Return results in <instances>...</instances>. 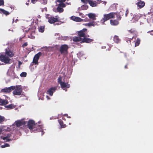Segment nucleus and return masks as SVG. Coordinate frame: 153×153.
<instances>
[{"instance_id": "47", "label": "nucleus", "mask_w": 153, "mask_h": 153, "mask_svg": "<svg viewBox=\"0 0 153 153\" xmlns=\"http://www.w3.org/2000/svg\"><path fill=\"white\" fill-rule=\"evenodd\" d=\"M65 116H67V117H68V118H71V117H68V114H65L64 115Z\"/></svg>"}, {"instance_id": "23", "label": "nucleus", "mask_w": 153, "mask_h": 153, "mask_svg": "<svg viewBox=\"0 0 153 153\" xmlns=\"http://www.w3.org/2000/svg\"><path fill=\"white\" fill-rule=\"evenodd\" d=\"M113 40L116 43H118L120 41V39L119 38L118 36L116 35L114 37Z\"/></svg>"}, {"instance_id": "36", "label": "nucleus", "mask_w": 153, "mask_h": 153, "mask_svg": "<svg viewBox=\"0 0 153 153\" xmlns=\"http://www.w3.org/2000/svg\"><path fill=\"white\" fill-rule=\"evenodd\" d=\"M10 146L9 144L8 143H5L4 145H1V148H4L6 147H9Z\"/></svg>"}, {"instance_id": "13", "label": "nucleus", "mask_w": 153, "mask_h": 153, "mask_svg": "<svg viewBox=\"0 0 153 153\" xmlns=\"http://www.w3.org/2000/svg\"><path fill=\"white\" fill-rule=\"evenodd\" d=\"M42 130V127L41 126L39 125L36 124V126H34L33 131L35 132H39L41 131Z\"/></svg>"}, {"instance_id": "2", "label": "nucleus", "mask_w": 153, "mask_h": 153, "mask_svg": "<svg viewBox=\"0 0 153 153\" xmlns=\"http://www.w3.org/2000/svg\"><path fill=\"white\" fill-rule=\"evenodd\" d=\"M46 18L48 19V22L50 24H53L56 22H59V17L58 16H56L55 17L47 14L46 15Z\"/></svg>"}, {"instance_id": "60", "label": "nucleus", "mask_w": 153, "mask_h": 153, "mask_svg": "<svg viewBox=\"0 0 153 153\" xmlns=\"http://www.w3.org/2000/svg\"><path fill=\"white\" fill-rule=\"evenodd\" d=\"M128 41H129L130 42H131L130 40H129Z\"/></svg>"}, {"instance_id": "21", "label": "nucleus", "mask_w": 153, "mask_h": 153, "mask_svg": "<svg viewBox=\"0 0 153 153\" xmlns=\"http://www.w3.org/2000/svg\"><path fill=\"white\" fill-rule=\"evenodd\" d=\"M0 13L1 14L3 13L6 16H7L10 14L9 12L1 8H0Z\"/></svg>"}, {"instance_id": "37", "label": "nucleus", "mask_w": 153, "mask_h": 153, "mask_svg": "<svg viewBox=\"0 0 153 153\" xmlns=\"http://www.w3.org/2000/svg\"><path fill=\"white\" fill-rule=\"evenodd\" d=\"M40 2L42 4H47V0H40Z\"/></svg>"}, {"instance_id": "53", "label": "nucleus", "mask_w": 153, "mask_h": 153, "mask_svg": "<svg viewBox=\"0 0 153 153\" xmlns=\"http://www.w3.org/2000/svg\"><path fill=\"white\" fill-rule=\"evenodd\" d=\"M38 18H41V16H40V15H38Z\"/></svg>"}, {"instance_id": "20", "label": "nucleus", "mask_w": 153, "mask_h": 153, "mask_svg": "<svg viewBox=\"0 0 153 153\" xmlns=\"http://www.w3.org/2000/svg\"><path fill=\"white\" fill-rule=\"evenodd\" d=\"M8 101L6 100H2L0 99V105H5L8 103Z\"/></svg>"}, {"instance_id": "28", "label": "nucleus", "mask_w": 153, "mask_h": 153, "mask_svg": "<svg viewBox=\"0 0 153 153\" xmlns=\"http://www.w3.org/2000/svg\"><path fill=\"white\" fill-rule=\"evenodd\" d=\"M5 107L9 109H12L15 108V106L13 104H10L9 105H6Z\"/></svg>"}, {"instance_id": "35", "label": "nucleus", "mask_w": 153, "mask_h": 153, "mask_svg": "<svg viewBox=\"0 0 153 153\" xmlns=\"http://www.w3.org/2000/svg\"><path fill=\"white\" fill-rule=\"evenodd\" d=\"M21 77H25L27 76V73L25 72H22L20 74Z\"/></svg>"}, {"instance_id": "54", "label": "nucleus", "mask_w": 153, "mask_h": 153, "mask_svg": "<svg viewBox=\"0 0 153 153\" xmlns=\"http://www.w3.org/2000/svg\"><path fill=\"white\" fill-rule=\"evenodd\" d=\"M66 4H70V3H68L67 2L66 3Z\"/></svg>"}, {"instance_id": "1", "label": "nucleus", "mask_w": 153, "mask_h": 153, "mask_svg": "<svg viewBox=\"0 0 153 153\" xmlns=\"http://www.w3.org/2000/svg\"><path fill=\"white\" fill-rule=\"evenodd\" d=\"M116 14V13L113 12H111L108 14H104L103 17L101 20V22L104 23L110 19L114 18Z\"/></svg>"}, {"instance_id": "9", "label": "nucleus", "mask_w": 153, "mask_h": 153, "mask_svg": "<svg viewBox=\"0 0 153 153\" xmlns=\"http://www.w3.org/2000/svg\"><path fill=\"white\" fill-rule=\"evenodd\" d=\"M42 53L41 52H39L36 54L33 58V63L37 65L38 63V61L40 56L42 55Z\"/></svg>"}, {"instance_id": "32", "label": "nucleus", "mask_w": 153, "mask_h": 153, "mask_svg": "<svg viewBox=\"0 0 153 153\" xmlns=\"http://www.w3.org/2000/svg\"><path fill=\"white\" fill-rule=\"evenodd\" d=\"M81 8L82 10H86L88 8V6L86 4L83 5L81 6Z\"/></svg>"}, {"instance_id": "44", "label": "nucleus", "mask_w": 153, "mask_h": 153, "mask_svg": "<svg viewBox=\"0 0 153 153\" xmlns=\"http://www.w3.org/2000/svg\"><path fill=\"white\" fill-rule=\"evenodd\" d=\"M128 13H129V11H128V9H127L126 11V13H125V16L126 17L127 16V15Z\"/></svg>"}, {"instance_id": "5", "label": "nucleus", "mask_w": 153, "mask_h": 153, "mask_svg": "<svg viewBox=\"0 0 153 153\" xmlns=\"http://www.w3.org/2000/svg\"><path fill=\"white\" fill-rule=\"evenodd\" d=\"M0 60L5 64H10L11 59L6 55L1 54H0Z\"/></svg>"}, {"instance_id": "42", "label": "nucleus", "mask_w": 153, "mask_h": 153, "mask_svg": "<svg viewBox=\"0 0 153 153\" xmlns=\"http://www.w3.org/2000/svg\"><path fill=\"white\" fill-rule=\"evenodd\" d=\"M27 42H25V43H24L22 45V47H25L26 46H27Z\"/></svg>"}, {"instance_id": "46", "label": "nucleus", "mask_w": 153, "mask_h": 153, "mask_svg": "<svg viewBox=\"0 0 153 153\" xmlns=\"http://www.w3.org/2000/svg\"><path fill=\"white\" fill-rule=\"evenodd\" d=\"M128 65V64H127L125 66V67H124V68H125V69H127L128 68V67H127V66Z\"/></svg>"}, {"instance_id": "22", "label": "nucleus", "mask_w": 153, "mask_h": 153, "mask_svg": "<svg viewBox=\"0 0 153 153\" xmlns=\"http://www.w3.org/2000/svg\"><path fill=\"white\" fill-rule=\"evenodd\" d=\"M58 121L61 128H65L66 127V126L65 124H64L63 121L61 120H58Z\"/></svg>"}, {"instance_id": "49", "label": "nucleus", "mask_w": 153, "mask_h": 153, "mask_svg": "<svg viewBox=\"0 0 153 153\" xmlns=\"http://www.w3.org/2000/svg\"><path fill=\"white\" fill-rule=\"evenodd\" d=\"M66 0H60V2H62L63 3V2H65Z\"/></svg>"}, {"instance_id": "4", "label": "nucleus", "mask_w": 153, "mask_h": 153, "mask_svg": "<svg viewBox=\"0 0 153 153\" xmlns=\"http://www.w3.org/2000/svg\"><path fill=\"white\" fill-rule=\"evenodd\" d=\"M68 46L65 44L62 45L59 49V51L61 54L65 55L67 54L68 53Z\"/></svg>"}, {"instance_id": "50", "label": "nucleus", "mask_w": 153, "mask_h": 153, "mask_svg": "<svg viewBox=\"0 0 153 153\" xmlns=\"http://www.w3.org/2000/svg\"><path fill=\"white\" fill-rule=\"evenodd\" d=\"M32 28L34 29H36V27L35 26H33Z\"/></svg>"}, {"instance_id": "3", "label": "nucleus", "mask_w": 153, "mask_h": 153, "mask_svg": "<svg viewBox=\"0 0 153 153\" xmlns=\"http://www.w3.org/2000/svg\"><path fill=\"white\" fill-rule=\"evenodd\" d=\"M13 93L14 95H20L22 92V88L21 85H16L15 87Z\"/></svg>"}, {"instance_id": "17", "label": "nucleus", "mask_w": 153, "mask_h": 153, "mask_svg": "<svg viewBox=\"0 0 153 153\" xmlns=\"http://www.w3.org/2000/svg\"><path fill=\"white\" fill-rule=\"evenodd\" d=\"M94 41V39L90 38H87L85 37L83 39H82V40L81 43L86 42L87 43H89Z\"/></svg>"}, {"instance_id": "18", "label": "nucleus", "mask_w": 153, "mask_h": 153, "mask_svg": "<svg viewBox=\"0 0 153 153\" xmlns=\"http://www.w3.org/2000/svg\"><path fill=\"white\" fill-rule=\"evenodd\" d=\"M61 84L60 85L61 86L62 88H69L70 87V85L68 83V82L65 83L64 82H61Z\"/></svg>"}, {"instance_id": "30", "label": "nucleus", "mask_w": 153, "mask_h": 153, "mask_svg": "<svg viewBox=\"0 0 153 153\" xmlns=\"http://www.w3.org/2000/svg\"><path fill=\"white\" fill-rule=\"evenodd\" d=\"M140 39L139 38H137V39L136 42H135V46L137 47L140 44Z\"/></svg>"}, {"instance_id": "33", "label": "nucleus", "mask_w": 153, "mask_h": 153, "mask_svg": "<svg viewBox=\"0 0 153 153\" xmlns=\"http://www.w3.org/2000/svg\"><path fill=\"white\" fill-rule=\"evenodd\" d=\"M128 32H129L130 33H131V34H133V36L132 37V38H129L130 39H133V37L134 36V34L135 33H134L135 31L134 30H128Z\"/></svg>"}, {"instance_id": "31", "label": "nucleus", "mask_w": 153, "mask_h": 153, "mask_svg": "<svg viewBox=\"0 0 153 153\" xmlns=\"http://www.w3.org/2000/svg\"><path fill=\"white\" fill-rule=\"evenodd\" d=\"M59 2V4L58 5L59 7H62V8L63 7H66V5L64 3L61 2Z\"/></svg>"}, {"instance_id": "58", "label": "nucleus", "mask_w": 153, "mask_h": 153, "mask_svg": "<svg viewBox=\"0 0 153 153\" xmlns=\"http://www.w3.org/2000/svg\"><path fill=\"white\" fill-rule=\"evenodd\" d=\"M135 18L134 17H133V18L132 19V20H133Z\"/></svg>"}, {"instance_id": "57", "label": "nucleus", "mask_w": 153, "mask_h": 153, "mask_svg": "<svg viewBox=\"0 0 153 153\" xmlns=\"http://www.w3.org/2000/svg\"><path fill=\"white\" fill-rule=\"evenodd\" d=\"M62 119L63 120H65V118H63V117H62Z\"/></svg>"}, {"instance_id": "55", "label": "nucleus", "mask_w": 153, "mask_h": 153, "mask_svg": "<svg viewBox=\"0 0 153 153\" xmlns=\"http://www.w3.org/2000/svg\"><path fill=\"white\" fill-rule=\"evenodd\" d=\"M26 4L28 5L29 4V3H26Z\"/></svg>"}, {"instance_id": "52", "label": "nucleus", "mask_w": 153, "mask_h": 153, "mask_svg": "<svg viewBox=\"0 0 153 153\" xmlns=\"http://www.w3.org/2000/svg\"><path fill=\"white\" fill-rule=\"evenodd\" d=\"M60 24L59 23H56L55 24V25H59Z\"/></svg>"}, {"instance_id": "40", "label": "nucleus", "mask_w": 153, "mask_h": 153, "mask_svg": "<svg viewBox=\"0 0 153 153\" xmlns=\"http://www.w3.org/2000/svg\"><path fill=\"white\" fill-rule=\"evenodd\" d=\"M4 2L3 0H0V6L3 5Z\"/></svg>"}, {"instance_id": "8", "label": "nucleus", "mask_w": 153, "mask_h": 153, "mask_svg": "<svg viewBox=\"0 0 153 153\" xmlns=\"http://www.w3.org/2000/svg\"><path fill=\"white\" fill-rule=\"evenodd\" d=\"M36 126V123H35L34 121L32 120H29L27 123V127L30 130L33 131L34 126Z\"/></svg>"}, {"instance_id": "11", "label": "nucleus", "mask_w": 153, "mask_h": 153, "mask_svg": "<svg viewBox=\"0 0 153 153\" xmlns=\"http://www.w3.org/2000/svg\"><path fill=\"white\" fill-rule=\"evenodd\" d=\"M15 123L17 127H20L22 126L24 127L26 124L25 121L22 120H18L16 121Z\"/></svg>"}, {"instance_id": "19", "label": "nucleus", "mask_w": 153, "mask_h": 153, "mask_svg": "<svg viewBox=\"0 0 153 153\" xmlns=\"http://www.w3.org/2000/svg\"><path fill=\"white\" fill-rule=\"evenodd\" d=\"M71 19L76 22H80L83 21V19L81 18L78 17H76L74 16H73L71 17Z\"/></svg>"}, {"instance_id": "26", "label": "nucleus", "mask_w": 153, "mask_h": 153, "mask_svg": "<svg viewBox=\"0 0 153 153\" xmlns=\"http://www.w3.org/2000/svg\"><path fill=\"white\" fill-rule=\"evenodd\" d=\"M44 26H40L38 27V30L39 32L43 33L45 30Z\"/></svg>"}, {"instance_id": "7", "label": "nucleus", "mask_w": 153, "mask_h": 153, "mask_svg": "<svg viewBox=\"0 0 153 153\" xmlns=\"http://www.w3.org/2000/svg\"><path fill=\"white\" fill-rule=\"evenodd\" d=\"M87 29L86 28H84L82 29V30L78 31L77 32V34L80 37H83L84 38L85 37H89V36H86V34H87Z\"/></svg>"}, {"instance_id": "56", "label": "nucleus", "mask_w": 153, "mask_h": 153, "mask_svg": "<svg viewBox=\"0 0 153 153\" xmlns=\"http://www.w3.org/2000/svg\"><path fill=\"white\" fill-rule=\"evenodd\" d=\"M138 20V19H135V21H137Z\"/></svg>"}, {"instance_id": "24", "label": "nucleus", "mask_w": 153, "mask_h": 153, "mask_svg": "<svg viewBox=\"0 0 153 153\" xmlns=\"http://www.w3.org/2000/svg\"><path fill=\"white\" fill-rule=\"evenodd\" d=\"M82 39L79 36H75L73 38V40L74 42H78L81 41Z\"/></svg>"}, {"instance_id": "27", "label": "nucleus", "mask_w": 153, "mask_h": 153, "mask_svg": "<svg viewBox=\"0 0 153 153\" xmlns=\"http://www.w3.org/2000/svg\"><path fill=\"white\" fill-rule=\"evenodd\" d=\"M88 16L89 17L93 20L95 19V16L94 14L91 13H90L88 14Z\"/></svg>"}, {"instance_id": "10", "label": "nucleus", "mask_w": 153, "mask_h": 153, "mask_svg": "<svg viewBox=\"0 0 153 153\" xmlns=\"http://www.w3.org/2000/svg\"><path fill=\"white\" fill-rule=\"evenodd\" d=\"M15 88V86H12L8 88H4L2 89L1 90V92L4 93H10L11 92L12 90H14Z\"/></svg>"}, {"instance_id": "6", "label": "nucleus", "mask_w": 153, "mask_h": 153, "mask_svg": "<svg viewBox=\"0 0 153 153\" xmlns=\"http://www.w3.org/2000/svg\"><path fill=\"white\" fill-rule=\"evenodd\" d=\"M117 19H111L110 20V24L112 26H117L119 25V21L122 18L121 16L120 15H117Z\"/></svg>"}, {"instance_id": "48", "label": "nucleus", "mask_w": 153, "mask_h": 153, "mask_svg": "<svg viewBox=\"0 0 153 153\" xmlns=\"http://www.w3.org/2000/svg\"><path fill=\"white\" fill-rule=\"evenodd\" d=\"M124 54V55L125 57H127V56H128L127 54L126 53H125Z\"/></svg>"}, {"instance_id": "15", "label": "nucleus", "mask_w": 153, "mask_h": 153, "mask_svg": "<svg viewBox=\"0 0 153 153\" xmlns=\"http://www.w3.org/2000/svg\"><path fill=\"white\" fill-rule=\"evenodd\" d=\"M56 89L55 87H51L47 91V94H49L50 96H52L53 94V93L55 92Z\"/></svg>"}, {"instance_id": "45", "label": "nucleus", "mask_w": 153, "mask_h": 153, "mask_svg": "<svg viewBox=\"0 0 153 153\" xmlns=\"http://www.w3.org/2000/svg\"><path fill=\"white\" fill-rule=\"evenodd\" d=\"M22 62H20V61H19L18 62V65H19V68H20V65L22 64Z\"/></svg>"}, {"instance_id": "51", "label": "nucleus", "mask_w": 153, "mask_h": 153, "mask_svg": "<svg viewBox=\"0 0 153 153\" xmlns=\"http://www.w3.org/2000/svg\"><path fill=\"white\" fill-rule=\"evenodd\" d=\"M2 132V130L1 128H0V134H1Z\"/></svg>"}, {"instance_id": "12", "label": "nucleus", "mask_w": 153, "mask_h": 153, "mask_svg": "<svg viewBox=\"0 0 153 153\" xmlns=\"http://www.w3.org/2000/svg\"><path fill=\"white\" fill-rule=\"evenodd\" d=\"M5 53L6 55L10 57H13L15 54L13 51L9 49L8 48L5 49Z\"/></svg>"}, {"instance_id": "41", "label": "nucleus", "mask_w": 153, "mask_h": 153, "mask_svg": "<svg viewBox=\"0 0 153 153\" xmlns=\"http://www.w3.org/2000/svg\"><path fill=\"white\" fill-rule=\"evenodd\" d=\"M87 24L88 25V26H94V25L93 23L91 22H89V23H88V24Z\"/></svg>"}, {"instance_id": "59", "label": "nucleus", "mask_w": 153, "mask_h": 153, "mask_svg": "<svg viewBox=\"0 0 153 153\" xmlns=\"http://www.w3.org/2000/svg\"><path fill=\"white\" fill-rule=\"evenodd\" d=\"M28 1L29 2L30 1V0H28Z\"/></svg>"}, {"instance_id": "34", "label": "nucleus", "mask_w": 153, "mask_h": 153, "mask_svg": "<svg viewBox=\"0 0 153 153\" xmlns=\"http://www.w3.org/2000/svg\"><path fill=\"white\" fill-rule=\"evenodd\" d=\"M5 118L4 117L0 115V123L1 124L4 121Z\"/></svg>"}, {"instance_id": "43", "label": "nucleus", "mask_w": 153, "mask_h": 153, "mask_svg": "<svg viewBox=\"0 0 153 153\" xmlns=\"http://www.w3.org/2000/svg\"><path fill=\"white\" fill-rule=\"evenodd\" d=\"M37 1V0H31V2L33 4H35Z\"/></svg>"}, {"instance_id": "29", "label": "nucleus", "mask_w": 153, "mask_h": 153, "mask_svg": "<svg viewBox=\"0 0 153 153\" xmlns=\"http://www.w3.org/2000/svg\"><path fill=\"white\" fill-rule=\"evenodd\" d=\"M57 12L59 13H62L64 11V9L61 7L58 6L56 8Z\"/></svg>"}, {"instance_id": "25", "label": "nucleus", "mask_w": 153, "mask_h": 153, "mask_svg": "<svg viewBox=\"0 0 153 153\" xmlns=\"http://www.w3.org/2000/svg\"><path fill=\"white\" fill-rule=\"evenodd\" d=\"M91 6L92 7H95L97 6V3L95 1L90 0L88 2Z\"/></svg>"}, {"instance_id": "16", "label": "nucleus", "mask_w": 153, "mask_h": 153, "mask_svg": "<svg viewBox=\"0 0 153 153\" xmlns=\"http://www.w3.org/2000/svg\"><path fill=\"white\" fill-rule=\"evenodd\" d=\"M139 1L137 3V7L139 8H141L143 7L145 5V3L143 1H141V0H138Z\"/></svg>"}, {"instance_id": "38", "label": "nucleus", "mask_w": 153, "mask_h": 153, "mask_svg": "<svg viewBox=\"0 0 153 153\" xmlns=\"http://www.w3.org/2000/svg\"><path fill=\"white\" fill-rule=\"evenodd\" d=\"M58 82L59 83L60 85L61 84V82H63L62 81V78L61 77H59L58 78Z\"/></svg>"}, {"instance_id": "39", "label": "nucleus", "mask_w": 153, "mask_h": 153, "mask_svg": "<svg viewBox=\"0 0 153 153\" xmlns=\"http://www.w3.org/2000/svg\"><path fill=\"white\" fill-rule=\"evenodd\" d=\"M90 0H81L82 2L85 4H87L88 3Z\"/></svg>"}, {"instance_id": "14", "label": "nucleus", "mask_w": 153, "mask_h": 153, "mask_svg": "<svg viewBox=\"0 0 153 153\" xmlns=\"http://www.w3.org/2000/svg\"><path fill=\"white\" fill-rule=\"evenodd\" d=\"M11 136V134L9 133L7 134V136L5 137H3L2 138L3 140H6L7 142H9L12 141L13 140V138H10Z\"/></svg>"}]
</instances>
